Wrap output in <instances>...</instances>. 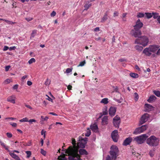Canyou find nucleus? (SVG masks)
Returning <instances> with one entry per match:
<instances>
[{
	"instance_id": "1",
	"label": "nucleus",
	"mask_w": 160,
	"mask_h": 160,
	"mask_svg": "<svg viewBox=\"0 0 160 160\" xmlns=\"http://www.w3.org/2000/svg\"><path fill=\"white\" fill-rule=\"evenodd\" d=\"M160 46L158 45H150L148 48H145L143 51V53L146 56H150L152 53H155L158 49Z\"/></svg>"
},
{
	"instance_id": "2",
	"label": "nucleus",
	"mask_w": 160,
	"mask_h": 160,
	"mask_svg": "<svg viewBox=\"0 0 160 160\" xmlns=\"http://www.w3.org/2000/svg\"><path fill=\"white\" fill-rule=\"evenodd\" d=\"M72 146H69L67 149L65 150V153L68 154V155L72 154L76 152H78V149L77 148V144L76 143V141L75 139H72Z\"/></svg>"
},
{
	"instance_id": "3",
	"label": "nucleus",
	"mask_w": 160,
	"mask_h": 160,
	"mask_svg": "<svg viewBox=\"0 0 160 160\" xmlns=\"http://www.w3.org/2000/svg\"><path fill=\"white\" fill-rule=\"evenodd\" d=\"M159 139L154 136H151L147 140V143L151 147H156L158 145Z\"/></svg>"
},
{
	"instance_id": "4",
	"label": "nucleus",
	"mask_w": 160,
	"mask_h": 160,
	"mask_svg": "<svg viewBox=\"0 0 160 160\" xmlns=\"http://www.w3.org/2000/svg\"><path fill=\"white\" fill-rule=\"evenodd\" d=\"M149 42L148 38L146 36H142L138 38L135 41V43L142 45L143 47L147 46Z\"/></svg>"
},
{
	"instance_id": "5",
	"label": "nucleus",
	"mask_w": 160,
	"mask_h": 160,
	"mask_svg": "<svg viewBox=\"0 0 160 160\" xmlns=\"http://www.w3.org/2000/svg\"><path fill=\"white\" fill-rule=\"evenodd\" d=\"M110 149L109 152L110 155L113 160H116L118 156V148L116 146L112 145Z\"/></svg>"
},
{
	"instance_id": "6",
	"label": "nucleus",
	"mask_w": 160,
	"mask_h": 160,
	"mask_svg": "<svg viewBox=\"0 0 160 160\" xmlns=\"http://www.w3.org/2000/svg\"><path fill=\"white\" fill-rule=\"evenodd\" d=\"M78 141L77 143V146L78 148H84L85 145L87 143L88 138H82L81 137L79 136L78 138Z\"/></svg>"
},
{
	"instance_id": "7",
	"label": "nucleus",
	"mask_w": 160,
	"mask_h": 160,
	"mask_svg": "<svg viewBox=\"0 0 160 160\" xmlns=\"http://www.w3.org/2000/svg\"><path fill=\"white\" fill-rule=\"evenodd\" d=\"M148 137L146 134H143L142 135L134 138V140L138 144H141L144 142Z\"/></svg>"
},
{
	"instance_id": "8",
	"label": "nucleus",
	"mask_w": 160,
	"mask_h": 160,
	"mask_svg": "<svg viewBox=\"0 0 160 160\" xmlns=\"http://www.w3.org/2000/svg\"><path fill=\"white\" fill-rule=\"evenodd\" d=\"M68 158V160H82L81 156L78 152H76L69 155Z\"/></svg>"
},
{
	"instance_id": "9",
	"label": "nucleus",
	"mask_w": 160,
	"mask_h": 160,
	"mask_svg": "<svg viewBox=\"0 0 160 160\" xmlns=\"http://www.w3.org/2000/svg\"><path fill=\"white\" fill-rule=\"evenodd\" d=\"M68 158V160H82L81 156L78 152H76L69 155Z\"/></svg>"
},
{
	"instance_id": "10",
	"label": "nucleus",
	"mask_w": 160,
	"mask_h": 160,
	"mask_svg": "<svg viewBox=\"0 0 160 160\" xmlns=\"http://www.w3.org/2000/svg\"><path fill=\"white\" fill-rule=\"evenodd\" d=\"M130 34L132 36L135 38L139 37L141 35L142 32L140 30H136V29H132L131 31Z\"/></svg>"
},
{
	"instance_id": "11",
	"label": "nucleus",
	"mask_w": 160,
	"mask_h": 160,
	"mask_svg": "<svg viewBox=\"0 0 160 160\" xmlns=\"http://www.w3.org/2000/svg\"><path fill=\"white\" fill-rule=\"evenodd\" d=\"M120 122V118L118 116H116L113 118V123L114 126L116 128H118Z\"/></svg>"
},
{
	"instance_id": "12",
	"label": "nucleus",
	"mask_w": 160,
	"mask_h": 160,
	"mask_svg": "<svg viewBox=\"0 0 160 160\" xmlns=\"http://www.w3.org/2000/svg\"><path fill=\"white\" fill-rule=\"evenodd\" d=\"M118 132L117 130L113 131L111 133V137L113 140L115 142L118 141Z\"/></svg>"
},
{
	"instance_id": "13",
	"label": "nucleus",
	"mask_w": 160,
	"mask_h": 160,
	"mask_svg": "<svg viewBox=\"0 0 160 160\" xmlns=\"http://www.w3.org/2000/svg\"><path fill=\"white\" fill-rule=\"evenodd\" d=\"M149 118V114L148 113H145L141 117L140 121V124H142L148 120Z\"/></svg>"
},
{
	"instance_id": "14",
	"label": "nucleus",
	"mask_w": 160,
	"mask_h": 160,
	"mask_svg": "<svg viewBox=\"0 0 160 160\" xmlns=\"http://www.w3.org/2000/svg\"><path fill=\"white\" fill-rule=\"evenodd\" d=\"M143 25L142 23L140 21V19H138L136 22V25L134 26V29L140 30V29L142 27Z\"/></svg>"
},
{
	"instance_id": "15",
	"label": "nucleus",
	"mask_w": 160,
	"mask_h": 160,
	"mask_svg": "<svg viewBox=\"0 0 160 160\" xmlns=\"http://www.w3.org/2000/svg\"><path fill=\"white\" fill-rule=\"evenodd\" d=\"M78 148H77L78 153L80 155V156L83 155H87L88 154V152L85 149H83V148L79 149Z\"/></svg>"
},
{
	"instance_id": "16",
	"label": "nucleus",
	"mask_w": 160,
	"mask_h": 160,
	"mask_svg": "<svg viewBox=\"0 0 160 160\" xmlns=\"http://www.w3.org/2000/svg\"><path fill=\"white\" fill-rule=\"evenodd\" d=\"M116 108L114 107H111L109 110V115L112 117L115 115L116 111Z\"/></svg>"
},
{
	"instance_id": "17",
	"label": "nucleus",
	"mask_w": 160,
	"mask_h": 160,
	"mask_svg": "<svg viewBox=\"0 0 160 160\" xmlns=\"http://www.w3.org/2000/svg\"><path fill=\"white\" fill-rule=\"evenodd\" d=\"M16 99V97L14 95H12L8 97L7 98V100L8 102L14 104L15 103Z\"/></svg>"
},
{
	"instance_id": "18",
	"label": "nucleus",
	"mask_w": 160,
	"mask_h": 160,
	"mask_svg": "<svg viewBox=\"0 0 160 160\" xmlns=\"http://www.w3.org/2000/svg\"><path fill=\"white\" fill-rule=\"evenodd\" d=\"M132 139L131 138L129 137L126 138L124 141L123 145L125 146H127L129 144L132 142Z\"/></svg>"
},
{
	"instance_id": "19",
	"label": "nucleus",
	"mask_w": 160,
	"mask_h": 160,
	"mask_svg": "<svg viewBox=\"0 0 160 160\" xmlns=\"http://www.w3.org/2000/svg\"><path fill=\"white\" fill-rule=\"evenodd\" d=\"M90 128L92 131L95 132H97L98 131V126L95 124H93L90 126Z\"/></svg>"
},
{
	"instance_id": "20",
	"label": "nucleus",
	"mask_w": 160,
	"mask_h": 160,
	"mask_svg": "<svg viewBox=\"0 0 160 160\" xmlns=\"http://www.w3.org/2000/svg\"><path fill=\"white\" fill-rule=\"evenodd\" d=\"M108 118L107 116H104L102 118V124L103 125L107 124L108 123Z\"/></svg>"
},
{
	"instance_id": "21",
	"label": "nucleus",
	"mask_w": 160,
	"mask_h": 160,
	"mask_svg": "<svg viewBox=\"0 0 160 160\" xmlns=\"http://www.w3.org/2000/svg\"><path fill=\"white\" fill-rule=\"evenodd\" d=\"M9 155L12 158H14L16 160H20V159L19 157L14 153L10 152L9 153Z\"/></svg>"
},
{
	"instance_id": "22",
	"label": "nucleus",
	"mask_w": 160,
	"mask_h": 160,
	"mask_svg": "<svg viewBox=\"0 0 160 160\" xmlns=\"http://www.w3.org/2000/svg\"><path fill=\"white\" fill-rule=\"evenodd\" d=\"M141 129L140 127L137 128L134 132L133 133L135 134H138L142 132H143Z\"/></svg>"
},
{
	"instance_id": "23",
	"label": "nucleus",
	"mask_w": 160,
	"mask_h": 160,
	"mask_svg": "<svg viewBox=\"0 0 160 160\" xmlns=\"http://www.w3.org/2000/svg\"><path fill=\"white\" fill-rule=\"evenodd\" d=\"M0 20H2V21H5L7 23L9 24L12 25V24H14L16 23V22H12L8 20L5 19H4V18H0Z\"/></svg>"
},
{
	"instance_id": "24",
	"label": "nucleus",
	"mask_w": 160,
	"mask_h": 160,
	"mask_svg": "<svg viewBox=\"0 0 160 160\" xmlns=\"http://www.w3.org/2000/svg\"><path fill=\"white\" fill-rule=\"evenodd\" d=\"M156 97L154 96H150L148 100V101L149 102H151L153 100L155 99Z\"/></svg>"
},
{
	"instance_id": "25",
	"label": "nucleus",
	"mask_w": 160,
	"mask_h": 160,
	"mask_svg": "<svg viewBox=\"0 0 160 160\" xmlns=\"http://www.w3.org/2000/svg\"><path fill=\"white\" fill-rule=\"evenodd\" d=\"M135 49L138 51H141L143 49V47L139 45H136L135 47Z\"/></svg>"
},
{
	"instance_id": "26",
	"label": "nucleus",
	"mask_w": 160,
	"mask_h": 160,
	"mask_svg": "<svg viewBox=\"0 0 160 160\" xmlns=\"http://www.w3.org/2000/svg\"><path fill=\"white\" fill-rule=\"evenodd\" d=\"M155 150L154 149L150 150L149 152V155L151 157H153L155 154Z\"/></svg>"
},
{
	"instance_id": "27",
	"label": "nucleus",
	"mask_w": 160,
	"mask_h": 160,
	"mask_svg": "<svg viewBox=\"0 0 160 160\" xmlns=\"http://www.w3.org/2000/svg\"><path fill=\"white\" fill-rule=\"evenodd\" d=\"M145 17L147 18H150L152 16V13H151L145 12Z\"/></svg>"
},
{
	"instance_id": "28",
	"label": "nucleus",
	"mask_w": 160,
	"mask_h": 160,
	"mask_svg": "<svg viewBox=\"0 0 160 160\" xmlns=\"http://www.w3.org/2000/svg\"><path fill=\"white\" fill-rule=\"evenodd\" d=\"M101 103L107 104L108 103V98H104L102 99L100 102Z\"/></svg>"
},
{
	"instance_id": "29",
	"label": "nucleus",
	"mask_w": 160,
	"mask_h": 160,
	"mask_svg": "<svg viewBox=\"0 0 160 160\" xmlns=\"http://www.w3.org/2000/svg\"><path fill=\"white\" fill-rule=\"evenodd\" d=\"M37 33V30H33L32 33L31 35L30 38H34L35 36L36 35Z\"/></svg>"
},
{
	"instance_id": "30",
	"label": "nucleus",
	"mask_w": 160,
	"mask_h": 160,
	"mask_svg": "<svg viewBox=\"0 0 160 160\" xmlns=\"http://www.w3.org/2000/svg\"><path fill=\"white\" fill-rule=\"evenodd\" d=\"M141 129V130H142V132H143L144 131L146 130V129L148 128V126L147 125H144L142 126L141 127H140Z\"/></svg>"
},
{
	"instance_id": "31",
	"label": "nucleus",
	"mask_w": 160,
	"mask_h": 160,
	"mask_svg": "<svg viewBox=\"0 0 160 160\" xmlns=\"http://www.w3.org/2000/svg\"><path fill=\"white\" fill-rule=\"evenodd\" d=\"M130 76L132 77L136 78L138 77V75L136 73H130Z\"/></svg>"
},
{
	"instance_id": "32",
	"label": "nucleus",
	"mask_w": 160,
	"mask_h": 160,
	"mask_svg": "<svg viewBox=\"0 0 160 160\" xmlns=\"http://www.w3.org/2000/svg\"><path fill=\"white\" fill-rule=\"evenodd\" d=\"M108 18V14L107 13H106L103 17L102 18L101 22L105 21Z\"/></svg>"
},
{
	"instance_id": "33",
	"label": "nucleus",
	"mask_w": 160,
	"mask_h": 160,
	"mask_svg": "<svg viewBox=\"0 0 160 160\" xmlns=\"http://www.w3.org/2000/svg\"><path fill=\"white\" fill-rule=\"evenodd\" d=\"M91 133V130L89 128H88L87 131V133L85 134V136L86 137L90 136Z\"/></svg>"
},
{
	"instance_id": "34",
	"label": "nucleus",
	"mask_w": 160,
	"mask_h": 160,
	"mask_svg": "<svg viewBox=\"0 0 160 160\" xmlns=\"http://www.w3.org/2000/svg\"><path fill=\"white\" fill-rule=\"evenodd\" d=\"M58 159L59 160H67L65 158V156L64 155H60V156L58 158Z\"/></svg>"
},
{
	"instance_id": "35",
	"label": "nucleus",
	"mask_w": 160,
	"mask_h": 160,
	"mask_svg": "<svg viewBox=\"0 0 160 160\" xmlns=\"http://www.w3.org/2000/svg\"><path fill=\"white\" fill-rule=\"evenodd\" d=\"M145 14L142 12H139L138 13L137 17L138 18H142L145 16Z\"/></svg>"
},
{
	"instance_id": "36",
	"label": "nucleus",
	"mask_w": 160,
	"mask_h": 160,
	"mask_svg": "<svg viewBox=\"0 0 160 160\" xmlns=\"http://www.w3.org/2000/svg\"><path fill=\"white\" fill-rule=\"evenodd\" d=\"M152 15H153V18L154 19L158 18L159 16H158V14L157 13H152Z\"/></svg>"
},
{
	"instance_id": "37",
	"label": "nucleus",
	"mask_w": 160,
	"mask_h": 160,
	"mask_svg": "<svg viewBox=\"0 0 160 160\" xmlns=\"http://www.w3.org/2000/svg\"><path fill=\"white\" fill-rule=\"evenodd\" d=\"M28 119L27 118H23L21 119H20L19 120V121L21 122H28Z\"/></svg>"
},
{
	"instance_id": "38",
	"label": "nucleus",
	"mask_w": 160,
	"mask_h": 160,
	"mask_svg": "<svg viewBox=\"0 0 160 160\" xmlns=\"http://www.w3.org/2000/svg\"><path fill=\"white\" fill-rule=\"evenodd\" d=\"M145 107L146 108H148L150 109H151L153 108L152 106L150 104L147 103V104H145Z\"/></svg>"
},
{
	"instance_id": "39",
	"label": "nucleus",
	"mask_w": 160,
	"mask_h": 160,
	"mask_svg": "<svg viewBox=\"0 0 160 160\" xmlns=\"http://www.w3.org/2000/svg\"><path fill=\"white\" fill-rule=\"evenodd\" d=\"M154 94L157 97L160 96V91H154Z\"/></svg>"
},
{
	"instance_id": "40",
	"label": "nucleus",
	"mask_w": 160,
	"mask_h": 160,
	"mask_svg": "<svg viewBox=\"0 0 160 160\" xmlns=\"http://www.w3.org/2000/svg\"><path fill=\"white\" fill-rule=\"evenodd\" d=\"M35 59L34 58H32L29 60L28 62L29 64H31L33 62H35Z\"/></svg>"
},
{
	"instance_id": "41",
	"label": "nucleus",
	"mask_w": 160,
	"mask_h": 160,
	"mask_svg": "<svg viewBox=\"0 0 160 160\" xmlns=\"http://www.w3.org/2000/svg\"><path fill=\"white\" fill-rule=\"evenodd\" d=\"M48 117L47 116H46L45 117H44V116H41V119L43 121H47L48 120Z\"/></svg>"
},
{
	"instance_id": "42",
	"label": "nucleus",
	"mask_w": 160,
	"mask_h": 160,
	"mask_svg": "<svg viewBox=\"0 0 160 160\" xmlns=\"http://www.w3.org/2000/svg\"><path fill=\"white\" fill-rule=\"evenodd\" d=\"M135 98L134 99L136 101H137L139 97L138 94L137 92L134 93Z\"/></svg>"
},
{
	"instance_id": "43",
	"label": "nucleus",
	"mask_w": 160,
	"mask_h": 160,
	"mask_svg": "<svg viewBox=\"0 0 160 160\" xmlns=\"http://www.w3.org/2000/svg\"><path fill=\"white\" fill-rule=\"evenodd\" d=\"M86 63L85 61H84L82 62H81L80 63V64L78 66V67H80V66H83L85 63Z\"/></svg>"
},
{
	"instance_id": "44",
	"label": "nucleus",
	"mask_w": 160,
	"mask_h": 160,
	"mask_svg": "<svg viewBox=\"0 0 160 160\" xmlns=\"http://www.w3.org/2000/svg\"><path fill=\"white\" fill-rule=\"evenodd\" d=\"M26 153L27 154V157L29 158L31 155V152L30 151H26Z\"/></svg>"
},
{
	"instance_id": "45",
	"label": "nucleus",
	"mask_w": 160,
	"mask_h": 160,
	"mask_svg": "<svg viewBox=\"0 0 160 160\" xmlns=\"http://www.w3.org/2000/svg\"><path fill=\"white\" fill-rule=\"evenodd\" d=\"M72 68H67L66 71V73H68L71 72L72 71Z\"/></svg>"
},
{
	"instance_id": "46",
	"label": "nucleus",
	"mask_w": 160,
	"mask_h": 160,
	"mask_svg": "<svg viewBox=\"0 0 160 160\" xmlns=\"http://www.w3.org/2000/svg\"><path fill=\"white\" fill-rule=\"evenodd\" d=\"M18 143H19V142H18L17 141H16V142H15L13 144V145H14V147L15 148H17V147H18L19 146Z\"/></svg>"
},
{
	"instance_id": "47",
	"label": "nucleus",
	"mask_w": 160,
	"mask_h": 160,
	"mask_svg": "<svg viewBox=\"0 0 160 160\" xmlns=\"http://www.w3.org/2000/svg\"><path fill=\"white\" fill-rule=\"evenodd\" d=\"M12 82L11 80L10 79H8L6 80L4 82L6 84H7L8 83H9L10 82Z\"/></svg>"
},
{
	"instance_id": "48",
	"label": "nucleus",
	"mask_w": 160,
	"mask_h": 160,
	"mask_svg": "<svg viewBox=\"0 0 160 160\" xmlns=\"http://www.w3.org/2000/svg\"><path fill=\"white\" fill-rule=\"evenodd\" d=\"M41 153L43 155L45 156L46 153V152L44 150L42 149H41Z\"/></svg>"
},
{
	"instance_id": "49",
	"label": "nucleus",
	"mask_w": 160,
	"mask_h": 160,
	"mask_svg": "<svg viewBox=\"0 0 160 160\" xmlns=\"http://www.w3.org/2000/svg\"><path fill=\"white\" fill-rule=\"evenodd\" d=\"M91 6V4H86L84 6V7L85 8V9H88L90 6Z\"/></svg>"
},
{
	"instance_id": "50",
	"label": "nucleus",
	"mask_w": 160,
	"mask_h": 160,
	"mask_svg": "<svg viewBox=\"0 0 160 160\" xmlns=\"http://www.w3.org/2000/svg\"><path fill=\"white\" fill-rule=\"evenodd\" d=\"M6 135H7V136L9 138H11L12 136V134L10 133H9V132L7 133Z\"/></svg>"
},
{
	"instance_id": "51",
	"label": "nucleus",
	"mask_w": 160,
	"mask_h": 160,
	"mask_svg": "<svg viewBox=\"0 0 160 160\" xmlns=\"http://www.w3.org/2000/svg\"><path fill=\"white\" fill-rule=\"evenodd\" d=\"M37 121L34 119H31L28 120V122H29L30 123H32V122H36Z\"/></svg>"
},
{
	"instance_id": "52",
	"label": "nucleus",
	"mask_w": 160,
	"mask_h": 160,
	"mask_svg": "<svg viewBox=\"0 0 160 160\" xmlns=\"http://www.w3.org/2000/svg\"><path fill=\"white\" fill-rule=\"evenodd\" d=\"M10 124L14 127H16L17 126V123L14 122H10Z\"/></svg>"
},
{
	"instance_id": "53",
	"label": "nucleus",
	"mask_w": 160,
	"mask_h": 160,
	"mask_svg": "<svg viewBox=\"0 0 160 160\" xmlns=\"http://www.w3.org/2000/svg\"><path fill=\"white\" fill-rule=\"evenodd\" d=\"M112 158L109 155H108L106 157V160H112Z\"/></svg>"
},
{
	"instance_id": "54",
	"label": "nucleus",
	"mask_w": 160,
	"mask_h": 160,
	"mask_svg": "<svg viewBox=\"0 0 160 160\" xmlns=\"http://www.w3.org/2000/svg\"><path fill=\"white\" fill-rule=\"evenodd\" d=\"M56 15V12L54 11H53L52 12V13L51 14V17H54Z\"/></svg>"
},
{
	"instance_id": "55",
	"label": "nucleus",
	"mask_w": 160,
	"mask_h": 160,
	"mask_svg": "<svg viewBox=\"0 0 160 160\" xmlns=\"http://www.w3.org/2000/svg\"><path fill=\"white\" fill-rule=\"evenodd\" d=\"M10 66H7L5 67V69L6 71H8L10 68Z\"/></svg>"
},
{
	"instance_id": "56",
	"label": "nucleus",
	"mask_w": 160,
	"mask_h": 160,
	"mask_svg": "<svg viewBox=\"0 0 160 160\" xmlns=\"http://www.w3.org/2000/svg\"><path fill=\"white\" fill-rule=\"evenodd\" d=\"M25 19L28 22H29L32 20L33 19V18H26Z\"/></svg>"
},
{
	"instance_id": "57",
	"label": "nucleus",
	"mask_w": 160,
	"mask_h": 160,
	"mask_svg": "<svg viewBox=\"0 0 160 160\" xmlns=\"http://www.w3.org/2000/svg\"><path fill=\"white\" fill-rule=\"evenodd\" d=\"M8 49L9 48L8 46H5L4 47L3 50V51H6L8 50Z\"/></svg>"
},
{
	"instance_id": "58",
	"label": "nucleus",
	"mask_w": 160,
	"mask_h": 160,
	"mask_svg": "<svg viewBox=\"0 0 160 160\" xmlns=\"http://www.w3.org/2000/svg\"><path fill=\"white\" fill-rule=\"evenodd\" d=\"M0 143L1 146L4 148L6 146L5 144L4 143L2 142L1 140H0Z\"/></svg>"
},
{
	"instance_id": "59",
	"label": "nucleus",
	"mask_w": 160,
	"mask_h": 160,
	"mask_svg": "<svg viewBox=\"0 0 160 160\" xmlns=\"http://www.w3.org/2000/svg\"><path fill=\"white\" fill-rule=\"evenodd\" d=\"M46 96L48 97V98H47V99L49 101H51L52 102H53L52 99L51 98H50L49 96H48V95H46Z\"/></svg>"
},
{
	"instance_id": "60",
	"label": "nucleus",
	"mask_w": 160,
	"mask_h": 160,
	"mask_svg": "<svg viewBox=\"0 0 160 160\" xmlns=\"http://www.w3.org/2000/svg\"><path fill=\"white\" fill-rule=\"evenodd\" d=\"M156 54L157 55H160V48H159L158 49V51L156 53Z\"/></svg>"
},
{
	"instance_id": "61",
	"label": "nucleus",
	"mask_w": 160,
	"mask_h": 160,
	"mask_svg": "<svg viewBox=\"0 0 160 160\" xmlns=\"http://www.w3.org/2000/svg\"><path fill=\"white\" fill-rule=\"evenodd\" d=\"M115 100L116 101H117L119 103H121L122 102V99H115Z\"/></svg>"
},
{
	"instance_id": "62",
	"label": "nucleus",
	"mask_w": 160,
	"mask_h": 160,
	"mask_svg": "<svg viewBox=\"0 0 160 160\" xmlns=\"http://www.w3.org/2000/svg\"><path fill=\"white\" fill-rule=\"evenodd\" d=\"M72 87L71 85H68L67 87V88L68 90H71L72 89Z\"/></svg>"
},
{
	"instance_id": "63",
	"label": "nucleus",
	"mask_w": 160,
	"mask_h": 160,
	"mask_svg": "<svg viewBox=\"0 0 160 160\" xmlns=\"http://www.w3.org/2000/svg\"><path fill=\"white\" fill-rule=\"evenodd\" d=\"M16 47L15 46L10 47L9 49L10 50H14L15 49Z\"/></svg>"
},
{
	"instance_id": "64",
	"label": "nucleus",
	"mask_w": 160,
	"mask_h": 160,
	"mask_svg": "<svg viewBox=\"0 0 160 160\" xmlns=\"http://www.w3.org/2000/svg\"><path fill=\"white\" fill-rule=\"evenodd\" d=\"M118 12H115L114 13L113 16L115 17L116 16H118Z\"/></svg>"
}]
</instances>
